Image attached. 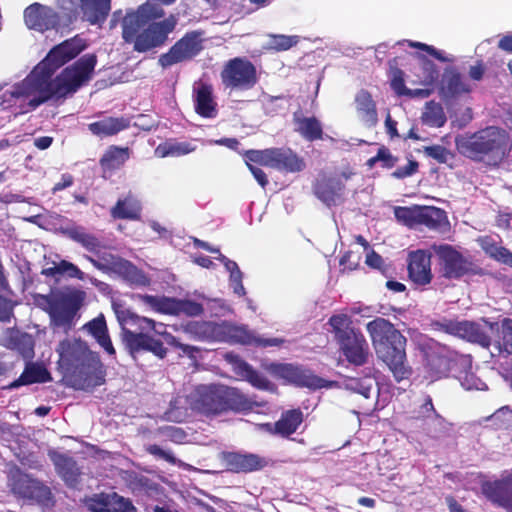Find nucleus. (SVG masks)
Returning <instances> with one entry per match:
<instances>
[{
    "label": "nucleus",
    "mask_w": 512,
    "mask_h": 512,
    "mask_svg": "<svg viewBox=\"0 0 512 512\" xmlns=\"http://www.w3.org/2000/svg\"><path fill=\"white\" fill-rule=\"evenodd\" d=\"M86 47L82 38L73 37L55 46L24 79L0 87V107L15 114L36 110L53 98L75 93L91 79L97 63L94 54H86L66 67L57 77L55 71L74 59Z\"/></svg>",
    "instance_id": "f257e3e1"
},
{
    "label": "nucleus",
    "mask_w": 512,
    "mask_h": 512,
    "mask_svg": "<svg viewBox=\"0 0 512 512\" xmlns=\"http://www.w3.org/2000/svg\"><path fill=\"white\" fill-rule=\"evenodd\" d=\"M165 12L159 5L146 3L136 11L127 12L122 19V37L132 43L136 52L144 53L161 47L175 29L178 19L170 15L162 21Z\"/></svg>",
    "instance_id": "f03ea898"
},
{
    "label": "nucleus",
    "mask_w": 512,
    "mask_h": 512,
    "mask_svg": "<svg viewBox=\"0 0 512 512\" xmlns=\"http://www.w3.org/2000/svg\"><path fill=\"white\" fill-rule=\"evenodd\" d=\"M56 352L59 365L75 378L79 388L87 390L103 384L99 356L84 341L64 339L58 344Z\"/></svg>",
    "instance_id": "7ed1b4c3"
},
{
    "label": "nucleus",
    "mask_w": 512,
    "mask_h": 512,
    "mask_svg": "<svg viewBox=\"0 0 512 512\" xmlns=\"http://www.w3.org/2000/svg\"><path fill=\"white\" fill-rule=\"evenodd\" d=\"M377 356L387 364L396 381L410 375L405 363L406 338L384 318H376L366 325Z\"/></svg>",
    "instance_id": "20e7f679"
},
{
    "label": "nucleus",
    "mask_w": 512,
    "mask_h": 512,
    "mask_svg": "<svg viewBox=\"0 0 512 512\" xmlns=\"http://www.w3.org/2000/svg\"><path fill=\"white\" fill-rule=\"evenodd\" d=\"M329 324L346 360L355 366L366 364L370 355L369 345L364 335L353 327L351 318L346 314L333 315Z\"/></svg>",
    "instance_id": "39448f33"
},
{
    "label": "nucleus",
    "mask_w": 512,
    "mask_h": 512,
    "mask_svg": "<svg viewBox=\"0 0 512 512\" xmlns=\"http://www.w3.org/2000/svg\"><path fill=\"white\" fill-rule=\"evenodd\" d=\"M508 146V134L497 127H488L458 143L460 152L467 157L481 159L491 155L494 161L503 159Z\"/></svg>",
    "instance_id": "423d86ee"
},
{
    "label": "nucleus",
    "mask_w": 512,
    "mask_h": 512,
    "mask_svg": "<svg viewBox=\"0 0 512 512\" xmlns=\"http://www.w3.org/2000/svg\"><path fill=\"white\" fill-rule=\"evenodd\" d=\"M83 296V292L74 290L54 293L49 297L47 311L54 329L67 333L73 328Z\"/></svg>",
    "instance_id": "0eeeda50"
},
{
    "label": "nucleus",
    "mask_w": 512,
    "mask_h": 512,
    "mask_svg": "<svg viewBox=\"0 0 512 512\" xmlns=\"http://www.w3.org/2000/svg\"><path fill=\"white\" fill-rule=\"evenodd\" d=\"M203 41L202 31L187 32L168 52L159 57V65L166 69L175 64L191 60L202 51Z\"/></svg>",
    "instance_id": "6e6552de"
},
{
    "label": "nucleus",
    "mask_w": 512,
    "mask_h": 512,
    "mask_svg": "<svg viewBox=\"0 0 512 512\" xmlns=\"http://www.w3.org/2000/svg\"><path fill=\"white\" fill-rule=\"evenodd\" d=\"M222 386L201 385L196 387L185 399L190 409L206 416L224 412Z\"/></svg>",
    "instance_id": "1a4fd4ad"
},
{
    "label": "nucleus",
    "mask_w": 512,
    "mask_h": 512,
    "mask_svg": "<svg viewBox=\"0 0 512 512\" xmlns=\"http://www.w3.org/2000/svg\"><path fill=\"white\" fill-rule=\"evenodd\" d=\"M139 299L152 310L169 315L199 316L204 309L201 304L187 299L165 296L139 295Z\"/></svg>",
    "instance_id": "9d476101"
},
{
    "label": "nucleus",
    "mask_w": 512,
    "mask_h": 512,
    "mask_svg": "<svg viewBox=\"0 0 512 512\" xmlns=\"http://www.w3.org/2000/svg\"><path fill=\"white\" fill-rule=\"evenodd\" d=\"M9 486L19 497L34 500L43 505H48L51 501V492L47 486L18 469L10 471Z\"/></svg>",
    "instance_id": "9b49d317"
},
{
    "label": "nucleus",
    "mask_w": 512,
    "mask_h": 512,
    "mask_svg": "<svg viewBox=\"0 0 512 512\" xmlns=\"http://www.w3.org/2000/svg\"><path fill=\"white\" fill-rule=\"evenodd\" d=\"M222 82L226 87L250 89L257 82L254 65L243 58L229 60L221 72Z\"/></svg>",
    "instance_id": "f8f14e48"
},
{
    "label": "nucleus",
    "mask_w": 512,
    "mask_h": 512,
    "mask_svg": "<svg viewBox=\"0 0 512 512\" xmlns=\"http://www.w3.org/2000/svg\"><path fill=\"white\" fill-rule=\"evenodd\" d=\"M439 257L440 273L447 279H459L472 271V263L449 245L434 247Z\"/></svg>",
    "instance_id": "ddd939ff"
},
{
    "label": "nucleus",
    "mask_w": 512,
    "mask_h": 512,
    "mask_svg": "<svg viewBox=\"0 0 512 512\" xmlns=\"http://www.w3.org/2000/svg\"><path fill=\"white\" fill-rule=\"evenodd\" d=\"M24 21L29 29L39 32L62 27L60 15L40 3H33L24 10Z\"/></svg>",
    "instance_id": "4468645a"
},
{
    "label": "nucleus",
    "mask_w": 512,
    "mask_h": 512,
    "mask_svg": "<svg viewBox=\"0 0 512 512\" xmlns=\"http://www.w3.org/2000/svg\"><path fill=\"white\" fill-rule=\"evenodd\" d=\"M434 326L437 330L466 339L470 342L479 343L482 346H488L490 343L487 334L482 331L478 324L473 322L444 319L435 322Z\"/></svg>",
    "instance_id": "2eb2a0df"
},
{
    "label": "nucleus",
    "mask_w": 512,
    "mask_h": 512,
    "mask_svg": "<svg viewBox=\"0 0 512 512\" xmlns=\"http://www.w3.org/2000/svg\"><path fill=\"white\" fill-rule=\"evenodd\" d=\"M270 370L275 376L298 386L318 389L324 387L326 383L325 380L317 377L311 371L292 364H272Z\"/></svg>",
    "instance_id": "dca6fc26"
},
{
    "label": "nucleus",
    "mask_w": 512,
    "mask_h": 512,
    "mask_svg": "<svg viewBox=\"0 0 512 512\" xmlns=\"http://www.w3.org/2000/svg\"><path fill=\"white\" fill-rule=\"evenodd\" d=\"M472 90L473 85L457 69L448 67L444 70L439 85V93L443 98H456Z\"/></svg>",
    "instance_id": "f3484780"
},
{
    "label": "nucleus",
    "mask_w": 512,
    "mask_h": 512,
    "mask_svg": "<svg viewBox=\"0 0 512 512\" xmlns=\"http://www.w3.org/2000/svg\"><path fill=\"white\" fill-rule=\"evenodd\" d=\"M91 512H132L134 507L128 499L117 493H100L86 500Z\"/></svg>",
    "instance_id": "a211bd4d"
},
{
    "label": "nucleus",
    "mask_w": 512,
    "mask_h": 512,
    "mask_svg": "<svg viewBox=\"0 0 512 512\" xmlns=\"http://www.w3.org/2000/svg\"><path fill=\"white\" fill-rule=\"evenodd\" d=\"M144 331L145 330H140V332H136L125 330L122 340L131 353L145 350L163 358L166 355V348L163 343L160 340L150 337L144 333Z\"/></svg>",
    "instance_id": "6ab92c4d"
},
{
    "label": "nucleus",
    "mask_w": 512,
    "mask_h": 512,
    "mask_svg": "<svg viewBox=\"0 0 512 512\" xmlns=\"http://www.w3.org/2000/svg\"><path fill=\"white\" fill-rule=\"evenodd\" d=\"M114 311L122 328V337L125 330H131L130 327H137L139 330H154L160 335L165 332L164 324L156 323L150 318L140 317L122 306L114 305Z\"/></svg>",
    "instance_id": "aec40b11"
},
{
    "label": "nucleus",
    "mask_w": 512,
    "mask_h": 512,
    "mask_svg": "<svg viewBox=\"0 0 512 512\" xmlns=\"http://www.w3.org/2000/svg\"><path fill=\"white\" fill-rule=\"evenodd\" d=\"M408 272L410 279L420 286L427 285L432 280L430 254L422 250L411 252L409 255Z\"/></svg>",
    "instance_id": "412c9836"
},
{
    "label": "nucleus",
    "mask_w": 512,
    "mask_h": 512,
    "mask_svg": "<svg viewBox=\"0 0 512 512\" xmlns=\"http://www.w3.org/2000/svg\"><path fill=\"white\" fill-rule=\"evenodd\" d=\"M195 111L202 117L214 118L217 115V103L210 84L197 81L193 85Z\"/></svg>",
    "instance_id": "4be33fe9"
},
{
    "label": "nucleus",
    "mask_w": 512,
    "mask_h": 512,
    "mask_svg": "<svg viewBox=\"0 0 512 512\" xmlns=\"http://www.w3.org/2000/svg\"><path fill=\"white\" fill-rule=\"evenodd\" d=\"M457 354L446 347H439L428 355V366L432 372V377L441 378L450 372L453 368Z\"/></svg>",
    "instance_id": "5701e85b"
},
{
    "label": "nucleus",
    "mask_w": 512,
    "mask_h": 512,
    "mask_svg": "<svg viewBox=\"0 0 512 512\" xmlns=\"http://www.w3.org/2000/svg\"><path fill=\"white\" fill-rule=\"evenodd\" d=\"M225 460L229 469L234 472H252L267 464L264 458L251 453H228Z\"/></svg>",
    "instance_id": "b1692460"
},
{
    "label": "nucleus",
    "mask_w": 512,
    "mask_h": 512,
    "mask_svg": "<svg viewBox=\"0 0 512 512\" xmlns=\"http://www.w3.org/2000/svg\"><path fill=\"white\" fill-rule=\"evenodd\" d=\"M344 184L340 178H329L319 180L314 193L319 200L328 206L336 205L343 194Z\"/></svg>",
    "instance_id": "393cba45"
},
{
    "label": "nucleus",
    "mask_w": 512,
    "mask_h": 512,
    "mask_svg": "<svg viewBox=\"0 0 512 512\" xmlns=\"http://www.w3.org/2000/svg\"><path fill=\"white\" fill-rule=\"evenodd\" d=\"M62 233L69 239L80 244L85 250L93 254L99 253L100 250L105 247L103 242L97 236L89 233L82 226L73 225L63 228Z\"/></svg>",
    "instance_id": "a878e982"
},
{
    "label": "nucleus",
    "mask_w": 512,
    "mask_h": 512,
    "mask_svg": "<svg viewBox=\"0 0 512 512\" xmlns=\"http://www.w3.org/2000/svg\"><path fill=\"white\" fill-rule=\"evenodd\" d=\"M83 19L92 25L102 24L111 9V0H80Z\"/></svg>",
    "instance_id": "bb28decb"
},
{
    "label": "nucleus",
    "mask_w": 512,
    "mask_h": 512,
    "mask_svg": "<svg viewBox=\"0 0 512 512\" xmlns=\"http://www.w3.org/2000/svg\"><path fill=\"white\" fill-rule=\"evenodd\" d=\"M2 343L9 349L17 350L25 358L32 357L34 343L32 337L27 333L8 329L2 338Z\"/></svg>",
    "instance_id": "cd10ccee"
},
{
    "label": "nucleus",
    "mask_w": 512,
    "mask_h": 512,
    "mask_svg": "<svg viewBox=\"0 0 512 512\" xmlns=\"http://www.w3.org/2000/svg\"><path fill=\"white\" fill-rule=\"evenodd\" d=\"M190 338L198 341H213L220 334V326L208 321H190L183 327Z\"/></svg>",
    "instance_id": "c85d7f7f"
},
{
    "label": "nucleus",
    "mask_w": 512,
    "mask_h": 512,
    "mask_svg": "<svg viewBox=\"0 0 512 512\" xmlns=\"http://www.w3.org/2000/svg\"><path fill=\"white\" fill-rule=\"evenodd\" d=\"M83 328L94 337L107 354L111 356L115 355L116 352L108 334L105 318L102 314L86 323Z\"/></svg>",
    "instance_id": "c756f323"
},
{
    "label": "nucleus",
    "mask_w": 512,
    "mask_h": 512,
    "mask_svg": "<svg viewBox=\"0 0 512 512\" xmlns=\"http://www.w3.org/2000/svg\"><path fill=\"white\" fill-rule=\"evenodd\" d=\"M129 126V122L123 117H105L88 125L89 131L100 138L119 133Z\"/></svg>",
    "instance_id": "7c9ffc66"
},
{
    "label": "nucleus",
    "mask_w": 512,
    "mask_h": 512,
    "mask_svg": "<svg viewBox=\"0 0 512 512\" xmlns=\"http://www.w3.org/2000/svg\"><path fill=\"white\" fill-rule=\"evenodd\" d=\"M230 337L239 343L247 345H257L262 347L278 346L283 340L279 338H262L257 336L253 331L249 330L246 326H235L229 329Z\"/></svg>",
    "instance_id": "2f4dec72"
},
{
    "label": "nucleus",
    "mask_w": 512,
    "mask_h": 512,
    "mask_svg": "<svg viewBox=\"0 0 512 512\" xmlns=\"http://www.w3.org/2000/svg\"><path fill=\"white\" fill-rule=\"evenodd\" d=\"M224 412L227 410L246 411L252 409L253 401L236 388L222 386Z\"/></svg>",
    "instance_id": "473e14b6"
},
{
    "label": "nucleus",
    "mask_w": 512,
    "mask_h": 512,
    "mask_svg": "<svg viewBox=\"0 0 512 512\" xmlns=\"http://www.w3.org/2000/svg\"><path fill=\"white\" fill-rule=\"evenodd\" d=\"M52 459L58 474L67 485L74 487L77 484L79 476V470L76 462L71 457L63 454H54Z\"/></svg>",
    "instance_id": "72a5a7b5"
},
{
    "label": "nucleus",
    "mask_w": 512,
    "mask_h": 512,
    "mask_svg": "<svg viewBox=\"0 0 512 512\" xmlns=\"http://www.w3.org/2000/svg\"><path fill=\"white\" fill-rule=\"evenodd\" d=\"M272 168L288 172H298L304 168V163L290 149L275 148Z\"/></svg>",
    "instance_id": "f704fd0d"
},
{
    "label": "nucleus",
    "mask_w": 512,
    "mask_h": 512,
    "mask_svg": "<svg viewBox=\"0 0 512 512\" xmlns=\"http://www.w3.org/2000/svg\"><path fill=\"white\" fill-rule=\"evenodd\" d=\"M140 202L131 195L124 199H119L116 205L111 209V215L116 219L135 220L140 217Z\"/></svg>",
    "instance_id": "c9c22d12"
},
{
    "label": "nucleus",
    "mask_w": 512,
    "mask_h": 512,
    "mask_svg": "<svg viewBox=\"0 0 512 512\" xmlns=\"http://www.w3.org/2000/svg\"><path fill=\"white\" fill-rule=\"evenodd\" d=\"M356 108L361 120L368 126H373L377 123V113L375 103L371 95L362 90L356 95Z\"/></svg>",
    "instance_id": "e433bc0d"
},
{
    "label": "nucleus",
    "mask_w": 512,
    "mask_h": 512,
    "mask_svg": "<svg viewBox=\"0 0 512 512\" xmlns=\"http://www.w3.org/2000/svg\"><path fill=\"white\" fill-rule=\"evenodd\" d=\"M303 421L300 410H290L282 414L281 418L273 425L274 433L287 437L293 434Z\"/></svg>",
    "instance_id": "4c0bfd02"
},
{
    "label": "nucleus",
    "mask_w": 512,
    "mask_h": 512,
    "mask_svg": "<svg viewBox=\"0 0 512 512\" xmlns=\"http://www.w3.org/2000/svg\"><path fill=\"white\" fill-rule=\"evenodd\" d=\"M96 257L93 256H85L96 269L102 271L103 273H117L123 259L113 255L109 252L100 250L99 253H94Z\"/></svg>",
    "instance_id": "58836bf2"
},
{
    "label": "nucleus",
    "mask_w": 512,
    "mask_h": 512,
    "mask_svg": "<svg viewBox=\"0 0 512 512\" xmlns=\"http://www.w3.org/2000/svg\"><path fill=\"white\" fill-rule=\"evenodd\" d=\"M116 274L132 286L145 287L150 284L149 277L143 271L124 259Z\"/></svg>",
    "instance_id": "ea45409f"
},
{
    "label": "nucleus",
    "mask_w": 512,
    "mask_h": 512,
    "mask_svg": "<svg viewBox=\"0 0 512 512\" xmlns=\"http://www.w3.org/2000/svg\"><path fill=\"white\" fill-rule=\"evenodd\" d=\"M447 221L444 210L433 206H420L418 225H425L430 229H438Z\"/></svg>",
    "instance_id": "a19ab883"
},
{
    "label": "nucleus",
    "mask_w": 512,
    "mask_h": 512,
    "mask_svg": "<svg viewBox=\"0 0 512 512\" xmlns=\"http://www.w3.org/2000/svg\"><path fill=\"white\" fill-rule=\"evenodd\" d=\"M422 409L425 412H430V414L426 416L425 420L427 434L432 438L439 437L444 433L446 423L445 420L435 412L431 398L426 400Z\"/></svg>",
    "instance_id": "79ce46f5"
},
{
    "label": "nucleus",
    "mask_w": 512,
    "mask_h": 512,
    "mask_svg": "<svg viewBox=\"0 0 512 512\" xmlns=\"http://www.w3.org/2000/svg\"><path fill=\"white\" fill-rule=\"evenodd\" d=\"M296 123V131L305 139L313 141L322 137V125L315 117H298L294 116Z\"/></svg>",
    "instance_id": "37998d69"
},
{
    "label": "nucleus",
    "mask_w": 512,
    "mask_h": 512,
    "mask_svg": "<svg viewBox=\"0 0 512 512\" xmlns=\"http://www.w3.org/2000/svg\"><path fill=\"white\" fill-rule=\"evenodd\" d=\"M234 370L241 377L245 378L254 387L259 389H269L270 382L260 373L252 369V367L242 360L234 362Z\"/></svg>",
    "instance_id": "c03bdc74"
},
{
    "label": "nucleus",
    "mask_w": 512,
    "mask_h": 512,
    "mask_svg": "<svg viewBox=\"0 0 512 512\" xmlns=\"http://www.w3.org/2000/svg\"><path fill=\"white\" fill-rule=\"evenodd\" d=\"M421 120L427 126L439 128L444 126L447 118L441 104L429 101L425 104Z\"/></svg>",
    "instance_id": "a18cd8bd"
},
{
    "label": "nucleus",
    "mask_w": 512,
    "mask_h": 512,
    "mask_svg": "<svg viewBox=\"0 0 512 512\" xmlns=\"http://www.w3.org/2000/svg\"><path fill=\"white\" fill-rule=\"evenodd\" d=\"M194 150L195 146H193L189 142H174L159 145L155 150V154L161 158L167 156L179 157L182 155L189 154Z\"/></svg>",
    "instance_id": "49530a36"
},
{
    "label": "nucleus",
    "mask_w": 512,
    "mask_h": 512,
    "mask_svg": "<svg viewBox=\"0 0 512 512\" xmlns=\"http://www.w3.org/2000/svg\"><path fill=\"white\" fill-rule=\"evenodd\" d=\"M48 379V372L41 366L31 365L26 367L18 380H16L12 387H19L20 385H27L38 382H45Z\"/></svg>",
    "instance_id": "de8ad7c7"
},
{
    "label": "nucleus",
    "mask_w": 512,
    "mask_h": 512,
    "mask_svg": "<svg viewBox=\"0 0 512 512\" xmlns=\"http://www.w3.org/2000/svg\"><path fill=\"white\" fill-rule=\"evenodd\" d=\"M129 158L128 148L112 147L101 159V164L109 169H116L123 165Z\"/></svg>",
    "instance_id": "09e8293b"
},
{
    "label": "nucleus",
    "mask_w": 512,
    "mask_h": 512,
    "mask_svg": "<svg viewBox=\"0 0 512 512\" xmlns=\"http://www.w3.org/2000/svg\"><path fill=\"white\" fill-rule=\"evenodd\" d=\"M376 382L372 377H364L361 379L351 378L346 382V388L361 394L365 398H369L374 392Z\"/></svg>",
    "instance_id": "8fccbe9b"
},
{
    "label": "nucleus",
    "mask_w": 512,
    "mask_h": 512,
    "mask_svg": "<svg viewBox=\"0 0 512 512\" xmlns=\"http://www.w3.org/2000/svg\"><path fill=\"white\" fill-rule=\"evenodd\" d=\"M58 272L59 275H67L70 278H76L78 280H89L93 285L98 286L100 284H103L102 282L98 281L96 278L91 277L84 272H82L75 264L66 261L61 260L58 263Z\"/></svg>",
    "instance_id": "3c124183"
},
{
    "label": "nucleus",
    "mask_w": 512,
    "mask_h": 512,
    "mask_svg": "<svg viewBox=\"0 0 512 512\" xmlns=\"http://www.w3.org/2000/svg\"><path fill=\"white\" fill-rule=\"evenodd\" d=\"M299 37L295 35L270 34L268 35L267 47L276 51H285L295 46Z\"/></svg>",
    "instance_id": "603ef678"
},
{
    "label": "nucleus",
    "mask_w": 512,
    "mask_h": 512,
    "mask_svg": "<svg viewBox=\"0 0 512 512\" xmlns=\"http://www.w3.org/2000/svg\"><path fill=\"white\" fill-rule=\"evenodd\" d=\"M496 501L501 506L512 512V476L497 483Z\"/></svg>",
    "instance_id": "864d4df0"
},
{
    "label": "nucleus",
    "mask_w": 512,
    "mask_h": 512,
    "mask_svg": "<svg viewBox=\"0 0 512 512\" xmlns=\"http://www.w3.org/2000/svg\"><path fill=\"white\" fill-rule=\"evenodd\" d=\"M419 210L420 206L396 207L394 215L399 222L409 227H414L418 225Z\"/></svg>",
    "instance_id": "5fc2aeb1"
},
{
    "label": "nucleus",
    "mask_w": 512,
    "mask_h": 512,
    "mask_svg": "<svg viewBox=\"0 0 512 512\" xmlns=\"http://www.w3.org/2000/svg\"><path fill=\"white\" fill-rule=\"evenodd\" d=\"M275 148L265 150H248L245 153L246 164L255 162L264 166H273Z\"/></svg>",
    "instance_id": "6e6d98bb"
},
{
    "label": "nucleus",
    "mask_w": 512,
    "mask_h": 512,
    "mask_svg": "<svg viewBox=\"0 0 512 512\" xmlns=\"http://www.w3.org/2000/svg\"><path fill=\"white\" fill-rule=\"evenodd\" d=\"M424 75L419 83L425 86H431L438 78V70L433 62L427 60L424 56L418 55Z\"/></svg>",
    "instance_id": "4d7b16f0"
},
{
    "label": "nucleus",
    "mask_w": 512,
    "mask_h": 512,
    "mask_svg": "<svg viewBox=\"0 0 512 512\" xmlns=\"http://www.w3.org/2000/svg\"><path fill=\"white\" fill-rule=\"evenodd\" d=\"M58 7L62 10L61 24L66 26L67 22H71L72 18L75 17V13L78 7L77 0H58Z\"/></svg>",
    "instance_id": "13d9d810"
},
{
    "label": "nucleus",
    "mask_w": 512,
    "mask_h": 512,
    "mask_svg": "<svg viewBox=\"0 0 512 512\" xmlns=\"http://www.w3.org/2000/svg\"><path fill=\"white\" fill-rule=\"evenodd\" d=\"M411 47L419 48L422 50H425L427 53H429L431 56L435 57L441 62H453V57H448L444 54V52L437 50L435 47L421 43V42H408Z\"/></svg>",
    "instance_id": "bf43d9fd"
},
{
    "label": "nucleus",
    "mask_w": 512,
    "mask_h": 512,
    "mask_svg": "<svg viewBox=\"0 0 512 512\" xmlns=\"http://www.w3.org/2000/svg\"><path fill=\"white\" fill-rule=\"evenodd\" d=\"M391 87L398 95H412V90L406 88L403 72L395 70L391 79Z\"/></svg>",
    "instance_id": "052dcab7"
},
{
    "label": "nucleus",
    "mask_w": 512,
    "mask_h": 512,
    "mask_svg": "<svg viewBox=\"0 0 512 512\" xmlns=\"http://www.w3.org/2000/svg\"><path fill=\"white\" fill-rule=\"evenodd\" d=\"M182 402L183 399L180 397L171 402V407L167 411V416L170 420L180 422L186 417V410L181 408Z\"/></svg>",
    "instance_id": "680f3d73"
},
{
    "label": "nucleus",
    "mask_w": 512,
    "mask_h": 512,
    "mask_svg": "<svg viewBox=\"0 0 512 512\" xmlns=\"http://www.w3.org/2000/svg\"><path fill=\"white\" fill-rule=\"evenodd\" d=\"M424 153L440 163H445L447 161L448 151L443 146L433 145L424 147Z\"/></svg>",
    "instance_id": "e2e57ef3"
},
{
    "label": "nucleus",
    "mask_w": 512,
    "mask_h": 512,
    "mask_svg": "<svg viewBox=\"0 0 512 512\" xmlns=\"http://www.w3.org/2000/svg\"><path fill=\"white\" fill-rule=\"evenodd\" d=\"M147 452L157 458H161V459H164L165 461L171 463V464H177L178 461L177 459L174 457V455L170 452V451H166L164 449H162L160 446L158 445H149L147 448H146Z\"/></svg>",
    "instance_id": "0e129e2a"
},
{
    "label": "nucleus",
    "mask_w": 512,
    "mask_h": 512,
    "mask_svg": "<svg viewBox=\"0 0 512 512\" xmlns=\"http://www.w3.org/2000/svg\"><path fill=\"white\" fill-rule=\"evenodd\" d=\"M360 259L359 253L348 251L340 258V265L344 267V270L348 269L351 271L358 267Z\"/></svg>",
    "instance_id": "69168bd1"
},
{
    "label": "nucleus",
    "mask_w": 512,
    "mask_h": 512,
    "mask_svg": "<svg viewBox=\"0 0 512 512\" xmlns=\"http://www.w3.org/2000/svg\"><path fill=\"white\" fill-rule=\"evenodd\" d=\"M503 346L507 352H512V319H504L502 322Z\"/></svg>",
    "instance_id": "338daca9"
},
{
    "label": "nucleus",
    "mask_w": 512,
    "mask_h": 512,
    "mask_svg": "<svg viewBox=\"0 0 512 512\" xmlns=\"http://www.w3.org/2000/svg\"><path fill=\"white\" fill-rule=\"evenodd\" d=\"M242 279L243 273L240 269L230 273V286L238 296H244L246 294L245 288L242 284Z\"/></svg>",
    "instance_id": "774afa93"
}]
</instances>
